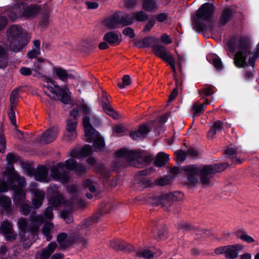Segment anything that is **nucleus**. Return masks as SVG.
<instances>
[{
	"instance_id": "1",
	"label": "nucleus",
	"mask_w": 259,
	"mask_h": 259,
	"mask_svg": "<svg viewBox=\"0 0 259 259\" xmlns=\"http://www.w3.org/2000/svg\"><path fill=\"white\" fill-rule=\"evenodd\" d=\"M215 7L212 3L207 2L202 4L197 10L192 18L193 29L202 32L214 28L212 19Z\"/></svg>"
},
{
	"instance_id": "2",
	"label": "nucleus",
	"mask_w": 259,
	"mask_h": 259,
	"mask_svg": "<svg viewBox=\"0 0 259 259\" xmlns=\"http://www.w3.org/2000/svg\"><path fill=\"white\" fill-rule=\"evenodd\" d=\"M115 155L118 157L125 158L136 168L150 164L154 159V155L147 150L134 151L121 148L116 151Z\"/></svg>"
},
{
	"instance_id": "3",
	"label": "nucleus",
	"mask_w": 259,
	"mask_h": 259,
	"mask_svg": "<svg viewBox=\"0 0 259 259\" xmlns=\"http://www.w3.org/2000/svg\"><path fill=\"white\" fill-rule=\"evenodd\" d=\"M77 163V161L72 158L66 160L64 163L59 162L56 166L52 167L50 175L53 179L62 184L68 183L70 180L69 173L64 170V167L68 170L74 171Z\"/></svg>"
},
{
	"instance_id": "4",
	"label": "nucleus",
	"mask_w": 259,
	"mask_h": 259,
	"mask_svg": "<svg viewBox=\"0 0 259 259\" xmlns=\"http://www.w3.org/2000/svg\"><path fill=\"white\" fill-rule=\"evenodd\" d=\"M8 37L10 47L16 52L21 51L28 44L27 35L23 32L21 26L12 25L9 30Z\"/></svg>"
},
{
	"instance_id": "5",
	"label": "nucleus",
	"mask_w": 259,
	"mask_h": 259,
	"mask_svg": "<svg viewBox=\"0 0 259 259\" xmlns=\"http://www.w3.org/2000/svg\"><path fill=\"white\" fill-rule=\"evenodd\" d=\"M228 166V163H218L200 166L199 177L201 183L208 184L215 173L223 171Z\"/></svg>"
},
{
	"instance_id": "6",
	"label": "nucleus",
	"mask_w": 259,
	"mask_h": 259,
	"mask_svg": "<svg viewBox=\"0 0 259 259\" xmlns=\"http://www.w3.org/2000/svg\"><path fill=\"white\" fill-rule=\"evenodd\" d=\"M26 184L25 180V182L22 184H17L16 182L10 184V189L12 191L13 202L17 207L25 201L26 193L23 188L25 187Z\"/></svg>"
},
{
	"instance_id": "7",
	"label": "nucleus",
	"mask_w": 259,
	"mask_h": 259,
	"mask_svg": "<svg viewBox=\"0 0 259 259\" xmlns=\"http://www.w3.org/2000/svg\"><path fill=\"white\" fill-rule=\"evenodd\" d=\"M121 12L115 13L107 22V25L111 27H114L117 24H121L124 26L131 25L134 23L132 12L125 13L121 15Z\"/></svg>"
},
{
	"instance_id": "8",
	"label": "nucleus",
	"mask_w": 259,
	"mask_h": 259,
	"mask_svg": "<svg viewBox=\"0 0 259 259\" xmlns=\"http://www.w3.org/2000/svg\"><path fill=\"white\" fill-rule=\"evenodd\" d=\"M236 14V6L232 5L224 8L221 11L219 18L220 27L225 26L229 22L235 18Z\"/></svg>"
},
{
	"instance_id": "9",
	"label": "nucleus",
	"mask_w": 259,
	"mask_h": 259,
	"mask_svg": "<svg viewBox=\"0 0 259 259\" xmlns=\"http://www.w3.org/2000/svg\"><path fill=\"white\" fill-rule=\"evenodd\" d=\"M177 192L162 194L155 197L152 203L157 206L161 205L168 209L172 205V202L177 199Z\"/></svg>"
},
{
	"instance_id": "10",
	"label": "nucleus",
	"mask_w": 259,
	"mask_h": 259,
	"mask_svg": "<svg viewBox=\"0 0 259 259\" xmlns=\"http://www.w3.org/2000/svg\"><path fill=\"white\" fill-rule=\"evenodd\" d=\"M3 174L7 176L9 184L16 182L17 184H22L25 182V178L19 175L15 170L13 164H7L6 170Z\"/></svg>"
},
{
	"instance_id": "11",
	"label": "nucleus",
	"mask_w": 259,
	"mask_h": 259,
	"mask_svg": "<svg viewBox=\"0 0 259 259\" xmlns=\"http://www.w3.org/2000/svg\"><path fill=\"white\" fill-rule=\"evenodd\" d=\"M151 131V127L147 123H144L139 126L138 130L130 133L131 138L134 140H138L147 137V134Z\"/></svg>"
},
{
	"instance_id": "12",
	"label": "nucleus",
	"mask_w": 259,
	"mask_h": 259,
	"mask_svg": "<svg viewBox=\"0 0 259 259\" xmlns=\"http://www.w3.org/2000/svg\"><path fill=\"white\" fill-rule=\"evenodd\" d=\"M41 11L40 6L36 4H31L26 6L22 12V16L27 19L36 17Z\"/></svg>"
},
{
	"instance_id": "13",
	"label": "nucleus",
	"mask_w": 259,
	"mask_h": 259,
	"mask_svg": "<svg viewBox=\"0 0 259 259\" xmlns=\"http://www.w3.org/2000/svg\"><path fill=\"white\" fill-rule=\"evenodd\" d=\"M110 245V247L115 250L128 252L135 250V247L133 245L120 239H116L111 241Z\"/></svg>"
},
{
	"instance_id": "14",
	"label": "nucleus",
	"mask_w": 259,
	"mask_h": 259,
	"mask_svg": "<svg viewBox=\"0 0 259 259\" xmlns=\"http://www.w3.org/2000/svg\"><path fill=\"white\" fill-rule=\"evenodd\" d=\"M58 128L51 127L43 133L40 139V142L48 144L53 142L57 138Z\"/></svg>"
},
{
	"instance_id": "15",
	"label": "nucleus",
	"mask_w": 259,
	"mask_h": 259,
	"mask_svg": "<svg viewBox=\"0 0 259 259\" xmlns=\"http://www.w3.org/2000/svg\"><path fill=\"white\" fill-rule=\"evenodd\" d=\"M86 141L89 143H92L93 138L92 137L96 133V130L90 123V118L89 116H84L82 121Z\"/></svg>"
},
{
	"instance_id": "16",
	"label": "nucleus",
	"mask_w": 259,
	"mask_h": 259,
	"mask_svg": "<svg viewBox=\"0 0 259 259\" xmlns=\"http://www.w3.org/2000/svg\"><path fill=\"white\" fill-rule=\"evenodd\" d=\"M225 257L235 259L238 256L239 252L244 248V246L240 244H235L226 246Z\"/></svg>"
},
{
	"instance_id": "17",
	"label": "nucleus",
	"mask_w": 259,
	"mask_h": 259,
	"mask_svg": "<svg viewBox=\"0 0 259 259\" xmlns=\"http://www.w3.org/2000/svg\"><path fill=\"white\" fill-rule=\"evenodd\" d=\"M56 89L57 90L55 95L60 97V101L64 104H69L71 101L69 90L67 88H61L59 85H56Z\"/></svg>"
},
{
	"instance_id": "18",
	"label": "nucleus",
	"mask_w": 259,
	"mask_h": 259,
	"mask_svg": "<svg viewBox=\"0 0 259 259\" xmlns=\"http://www.w3.org/2000/svg\"><path fill=\"white\" fill-rule=\"evenodd\" d=\"M158 42V39L154 36H146L135 42V46L138 48H147L155 45Z\"/></svg>"
},
{
	"instance_id": "19",
	"label": "nucleus",
	"mask_w": 259,
	"mask_h": 259,
	"mask_svg": "<svg viewBox=\"0 0 259 259\" xmlns=\"http://www.w3.org/2000/svg\"><path fill=\"white\" fill-rule=\"evenodd\" d=\"M33 196L32 199V207L34 209L39 208L45 199V192L40 190H33Z\"/></svg>"
},
{
	"instance_id": "20",
	"label": "nucleus",
	"mask_w": 259,
	"mask_h": 259,
	"mask_svg": "<svg viewBox=\"0 0 259 259\" xmlns=\"http://www.w3.org/2000/svg\"><path fill=\"white\" fill-rule=\"evenodd\" d=\"M153 237L157 240L164 239L166 237V229L163 224H157L151 230Z\"/></svg>"
},
{
	"instance_id": "21",
	"label": "nucleus",
	"mask_w": 259,
	"mask_h": 259,
	"mask_svg": "<svg viewBox=\"0 0 259 259\" xmlns=\"http://www.w3.org/2000/svg\"><path fill=\"white\" fill-rule=\"evenodd\" d=\"M53 72L59 79L65 83L68 82V78H75L73 74L68 73L66 70L62 67H54Z\"/></svg>"
},
{
	"instance_id": "22",
	"label": "nucleus",
	"mask_w": 259,
	"mask_h": 259,
	"mask_svg": "<svg viewBox=\"0 0 259 259\" xmlns=\"http://www.w3.org/2000/svg\"><path fill=\"white\" fill-rule=\"evenodd\" d=\"M0 206L7 214H12V201L9 196L0 194Z\"/></svg>"
},
{
	"instance_id": "23",
	"label": "nucleus",
	"mask_w": 259,
	"mask_h": 259,
	"mask_svg": "<svg viewBox=\"0 0 259 259\" xmlns=\"http://www.w3.org/2000/svg\"><path fill=\"white\" fill-rule=\"evenodd\" d=\"M103 40L108 42L111 46H117L121 41L119 38L118 35L113 31H109L106 33L103 36Z\"/></svg>"
},
{
	"instance_id": "24",
	"label": "nucleus",
	"mask_w": 259,
	"mask_h": 259,
	"mask_svg": "<svg viewBox=\"0 0 259 259\" xmlns=\"http://www.w3.org/2000/svg\"><path fill=\"white\" fill-rule=\"evenodd\" d=\"M48 175V169L45 165H38L35 174V179L37 181H45Z\"/></svg>"
},
{
	"instance_id": "25",
	"label": "nucleus",
	"mask_w": 259,
	"mask_h": 259,
	"mask_svg": "<svg viewBox=\"0 0 259 259\" xmlns=\"http://www.w3.org/2000/svg\"><path fill=\"white\" fill-rule=\"evenodd\" d=\"M102 214L101 213H96L92 216L85 219L82 222L81 228L88 230L89 227L95 223L99 221Z\"/></svg>"
},
{
	"instance_id": "26",
	"label": "nucleus",
	"mask_w": 259,
	"mask_h": 259,
	"mask_svg": "<svg viewBox=\"0 0 259 259\" xmlns=\"http://www.w3.org/2000/svg\"><path fill=\"white\" fill-rule=\"evenodd\" d=\"M169 155L165 154L164 152H159L154 160V164L156 167H162L166 165L169 161Z\"/></svg>"
},
{
	"instance_id": "27",
	"label": "nucleus",
	"mask_w": 259,
	"mask_h": 259,
	"mask_svg": "<svg viewBox=\"0 0 259 259\" xmlns=\"http://www.w3.org/2000/svg\"><path fill=\"white\" fill-rule=\"evenodd\" d=\"M177 229L180 232L186 233L193 231H197V229L190 223L182 221L179 223L177 225Z\"/></svg>"
},
{
	"instance_id": "28",
	"label": "nucleus",
	"mask_w": 259,
	"mask_h": 259,
	"mask_svg": "<svg viewBox=\"0 0 259 259\" xmlns=\"http://www.w3.org/2000/svg\"><path fill=\"white\" fill-rule=\"evenodd\" d=\"M207 61L213 64V66L218 70L223 69V63L220 58L216 54L208 55L206 57Z\"/></svg>"
},
{
	"instance_id": "29",
	"label": "nucleus",
	"mask_w": 259,
	"mask_h": 259,
	"mask_svg": "<svg viewBox=\"0 0 259 259\" xmlns=\"http://www.w3.org/2000/svg\"><path fill=\"white\" fill-rule=\"evenodd\" d=\"M235 236L237 238H239L241 240L247 242V243H251L254 242V239L250 236L247 234L245 230L242 229H238L234 233Z\"/></svg>"
},
{
	"instance_id": "30",
	"label": "nucleus",
	"mask_w": 259,
	"mask_h": 259,
	"mask_svg": "<svg viewBox=\"0 0 259 259\" xmlns=\"http://www.w3.org/2000/svg\"><path fill=\"white\" fill-rule=\"evenodd\" d=\"M223 122L220 120L214 121L208 132V136L213 138L217 133L222 131L223 128Z\"/></svg>"
},
{
	"instance_id": "31",
	"label": "nucleus",
	"mask_w": 259,
	"mask_h": 259,
	"mask_svg": "<svg viewBox=\"0 0 259 259\" xmlns=\"http://www.w3.org/2000/svg\"><path fill=\"white\" fill-rule=\"evenodd\" d=\"M93 138V145L94 148L97 150H101L105 146L104 140L98 132L97 134L92 136Z\"/></svg>"
},
{
	"instance_id": "32",
	"label": "nucleus",
	"mask_w": 259,
	"mask_h": 259,
	"mask_svg": "<svg viewBox=\"0 0 259 259\" xmlns=\"http://www.w3.org/2000/svg\"><path fill=\"white\" fill-rule=\"evenodd\" d=\"M143 9L147 12H154L158 9L155 0H144Z\"/></svg>"
},
{
	"instance_id": "33",
	"label": "nucleus",
	"mask_w": 259,
	"mask_h": 259,
	"mask_svg": "<svg viewBox=\"0 0 259 259\" xmlns=\"http://www.w3.org/2000/svg\"><path fill=\"white\" fill-rule=\"evenodd\" d=\"M200 166L197 165H189L183 167L186 176H199Z\"/></svg>"
},
{
	"instance_id": "34",
	"label": "nucleus",
	"mask_w": 259,
	"mask_h": 259,
	"mask_svg": "<svg viewBox=\"0 0 259 259\" xmlns=\"http://www.w3.org/2000/svg\"><path fill=\"white\" fill-rule=\"evenodd\" d=\"M132 14L134 22H143L149 19V15L143 11L132 12Z\"/></svg>"
},
{
	"instance_id": "35",
	"label": "nucleus",
	"mask_w": 259,
	"mask_h": 259,
	"mask_svg": "<svg viewBox=\"0 0 259 259\" xmlns=\"http://www.w3.org/2000/svg\"><path fill=\"white\" fill-rule=\"evenodd\" d=\"M152 51L155 56L161 59L167 53L165 47L156 44L153 45Z\"/></svg>"
},
{
	"instance_id": "36",
	"label": "nucleus",
	"mask_w": 259,
	"mask_h": 259,
	"mask_svg": "<svg viewBox=\"0 0 259 259\" xmlns=\"http://www.w3.org/2000/svg\"><path fill=\"white\" fill-rule=\"evenodd\" d=\"M247 64H248V65L244 68L245 69L244 70V77L245 80H249L253 78L255 72V65L252 66V64H249L248 61Z\"/></svg>"
},
{
	"instance_id": "37",
	"label": "nucleus",
	"mask_w": 259,
	"mask_h": 259,
	"mask_svg": "<svg viewBox=\"0 0 259 259\" xmlns=\"http://www.w3.org/2000/svg\"><path fill=\"white\" fill-rule=\"evenodd\" d=\"M238 42L236 37H232L230 38L226 42L227 47V50L231 53H234L236 48H238Z\"/></svg>"
},
{
	"instance_id": "38",
	"label": "nucleus",
	"mask_w": 259,
	"mask_h": 259,
	"mask_svg": "<svg viewBox=\"0 0 259 259\" xmlns=\"http://www.w3.org/2000/svg\"><path fill=\"white\" fill-rule=\"evenodd\" d=\"M41 16L39 21V25L42 28L46 27L49 25V10L46 9L45 11L40 12Z\"/></svg>"
},
{
	"instance_id": "39",
	"label": "nucleus",
	"mask_w": 259,
	"mask_h": 259,
	"mask_svg": "<svg viewBox=\"0 0 259 259\" xmlns=\"http://www.w3.org/2000/svg\"><path fill=\"white\" fill-rule=\"evenodd\" d=\"M8 61V55L5 49L0 45V68L6 67Z\"/></svg>"
},
{
	"instance_id": "40",
	"label": "nucleus",
	"mask_w": 259,
	"mask_h": 259,
	"mask_svg": "<svg viewBox=\"0 0 259 259\" xmlns=\"http://www.w3.org/2000/svg\"><path fill=\"white\" fill-rule=\"evenodd\" d=\"M214 87L212 85H206V87L198 90V94L202 98H204V96H210L212 95L214 91H213Z\"/></svg>"
},
{
	"instance_id": "41",
	"label": "nucleus",
	"mask_w": 259,
	"mask_h": 259,
	"mask_svg": "<svg viewBox=\"0 0 259 259\" xmlns=\"http://www.w3.org/2000/svg\"><path fill=\"white\" fill-rule=\"evenodd\" d=\"M61 217L67 224H70L73 221L72 209L69 208H64L61 212Z\"/></svg>"
},
{
	"instance_id": "42",
	"label": "nucleus",
	"mask_w": 259,
	"mask_h": 259,
	"mask_svg": "<svg viewBox=\"0 0 259 259\" xmlns=\"http://www.w3.org/2000/svg\"><path fill=\"white\" fill-rule=\"evenodd\" d=\"M205 110L204 104H199L197 103H194L192 108V111L194 116H199Z\"/></svg>"
},
{
	"instance_id": "43",
	"label": "nucleus",
	"mask_w": 259,
	"mask_h": 259,
	"mask_svg": "<svg viewBox=\"0 0 259 259\" xmlns=\"http://www.w3.org/2000/svg\"><path fill=\"white\" fill-rule=\"evenodd\" d=\"M0 230L3 234L10 233L14 231L12 224L7 221H4L1 223Z\"/></svg>"
},
{
	"instance_id": "44",
	"label": "nucleus",
	"mask_w": 259,
	"mask_h": 259,
	"mask_svg": "<svg viewBox=\"0 0 259 259\" xmlns=\"http://www.w3.org/2000/svg\"><path fill=\"white\" fill-rule=\"evenodd\" d=\"M63 200V197L60 194L52 196L49 200L50 203L55 207L60 206Z\"/></svg>"
},
{
	"instance_id": "45",
	"label": "nucleus",
	"mask_w": 259,
	"mask_h": 259,
	"mask_svg": "<svg viewBox=\"0 0 259 259\" xmlns=\"http://www.w3.org/2000/svg\"><path fill=\"white\" fill-rule=\"evenodd\" d=\"M18 225L20 229L19 237L22 239L23 234H25L26 233L28 224L24 219H22L18 222Z\"/></svg>"
},
{
	"instance_id": "46",
	"label": "nucleus",
	"mask_w": 259,
	"mask_h": 259,
	"mask_svg": "<svg viewBox=\"0 0 259 259\" xmlns=\"http://www.w3.org/2000/svg\"><path fill=\"white\" fill-rule=\"evenodd\" d=\"M136 256L145 259H151L153 258L154 254L152 251L149 249H145L143 251H137L136 253Z\"/></svg>"
},
{
	"instance_id": "47",
	"label": "nucleus",
	"mask_w": 259,
	"mask_h": 259,
	"mask_svg": "<svg viewBox=\"0 0 259 259\" xmlns=\"http://www.w3.org/2000/svg\"><path fill=\"white\" fill-rule=\"evenodd\" d=\"M10 189V185L8 180H5L4 177L0 178V193L7 192Z\"/></svg>"
},
{
	"instance_id": "48",
	"label": "nucleus",
	"mask_w": 259,
	"mask_h": 259,
	"mask_svg": "<svg viewBox=\"0 0 259 259\" xmlns=\"http://www.w3.org/2000/svg\"><path fill=\"white\" fill-rule=\"evenodd\" d=\"M81 157H85L93 153L92 147L91 145L86 144L80 150Z\"/></svg>"
},
{
	"instance_id": "49",
	"label": "nucleus",
	"mask_w": 259,
	"mask_h": 259,
	"mask_svg": "<svg viewBox=\"0 0 259 259\" xmlns=\"http://www.w3.org/2000/svg\"><path fill=\"white\" fill-rule=\"evenodd\" d=\"M14 106L11 105L10 109L8 112L9 118L11 121L12 124L14 126H17V121L16 118V114L14 109Z\"/></svg>"
},
{
	"instance_id": "50",
	"label": "nucleus",
	"mask_w": 259,
	"mask_h": 259,
	"mask_svg": "<svg viewBox=\"0 0 259 259\" xmlns=\"http://www.w3.org/2000/svg\"><path fill=\"white\" fill-rule=\"evenodd\" d=\"M76 137V132L66 131L63 135V140L67 142H71L74 141Z\"/></svg>"
},
{
	"instance_id": "51",
	"label": "nucleus",
	"mask_w": 259,
	"mask_h": 259,
	"mask_svg": "<svg viewBox=\"0 0 259 259\" xmlns=\"http://www.w3.org/2000/svg\"><path fill=\"white\" fill-rule=\"evenodd\" d=\"M122 80V82H119L117 83L118 87L120 89H124L125 86L128 85L131 83V78L128 75H124Z\"/></svg>"
},
{
	"instance_id": "52",
	"label": "nucleus",
	"mask_w": 259,
	"mask_h": 259,
	"mask_svg": "<svg viewBox=\"0 0 259 259\" xmlns=\"http://www.w3.org/2000/svg\"><path fill=\"white\" fill-rule=\"evenodd\" d=\"M19 206H20V211L24 215H28L31 211V207L27 203L24 202L20 204Z\"/></svg>"
},
{
	"instance_id": "53",
	"label": "nucleus",
	"mask_w": 259,
	"mask_h": 259,
	"mask_svg": "<svg viewBox=\"0 0 259 259\" xmlns=\"http://www.w3.org/2000/svg\"><path fill=\"white\" fill-rule=\"evenodd\" d=\"M83 185L84 188L88 189L91 192L94 193L96 192V187L91 180L89 179L85 180L83 182Z\"/></svg>"
},
{
	"instance_id": "54",
	"label": "nucleus",
	"mask_w": 259,
	"mask_h": 259,
	"mask_svg": "<svg viewBox=\"0 0 259 259\" xmlns=\"http://www.w3.org/2000/svg\"><path fill=\"white\" fill-rule=\"evenodd\" d=\"M6 148V141L5 134L1 132L0 133V153H4L5 152Z\"/></svg>"
},
{
	"instance_id": "55",
	"label": "nucleus",
	"mask_w": 259,
	"mask_h": 259,
	"mask_svg": "<svg viewBox=\"0 0 259 259\" xmlns=\"http://www.w3.org/2000/svg\"><path fill=\"white\" fill-rule=\"evenodd\" d=\"M168 18V14L167 13H160L155 15V20L158 22H164L166 21Z\"/></svg>"
},
{
	"instance_id": "56",
	"label": "nucleus",
	"mask_w": 259,
	"mask_h": 259,
	"mask_svg": "<svg viewBox=\"0 0 259 259\" xmlns=\"http://www.w3.org/2000/svg\"><path fill=\"white\" fill-rule=\"evenodd\" d=\"M155 24V20L153 18H151L149 20H148L147 23L145 25L143 29V32H148L150 31L151 29L153 27Z\"/></svg>"
},
{
	"instance_id": "57",
	"label": "nucleus",
	"mask_w": 259,
	"mask_h": 259,
	"mask_svg": "<svg viewBox=\"0 0 259 259\" xmlns=\"http://www.w3.org/2000/svg\"><path fill=\"white\" fill-rule=\"evenodd\" d=\"M74 171H75L77 175L82 176L87 172V168L82 164L77 163L76 168Z\"/></svg>"
},
{
	"instance_id": "58",
	"label": "nucleus",
	"mask_w": 259,
	"mask_h": 259,
	"mask_svg": "<svg viewBox=\"0 0 259 259\" xmlns=\"http://www.w3.org/2000/svg\"><path fill=\"white\" fill-rule=\"evenodd\" d=\"M18 157L16 156L13 153H8L7 155L6 160L7 164H13L17 162L18 161Z\"/></svg>"
},
{
	"instance_id": "59",
	"label": "nucleus",
	"mask_w": 259,
	"mask_h": 259,
	"mask_svg": "<svg viewBox=\"0 0 259 259\" xmlns=\"http://www.w3.org/2000/svg\"><path fill=\"white\" fill-rule=\"evenodd\" d=\"M46 60L41 58H37V61L34 63V70L36 72L40 71L42 69V64Z\"/></svg>"
},
{
	"instance_id": "60",
	"label": "nucleus",
	"mask_w": 259,
	"mask_h": 259,
	"mask_svg": "<svg viewBox=\"0 0 259 259\" xmlns=\"http://www.w3.org/2000/svg\"><path fill=\"white\" fill-rule=\"evenodd\" d=\"M18 95V92L17 89H15L10 94V101L11 102V105L15 106L16 104V101L17 98V96Z\"/></svg>"
},
{
	"instance_id": "61",
	"label": "nucleus",
	"mask_w": 259,
	"mask_h": 259,
	"mask_svg": "<svg viewBox=\"0 0 259 259\" xmlns=\"http://www.w3.org/2000/svg\"><path fill=\"white\" fill-rule=\"evenodd\" d=\"M76 126L77 122L76 121L68 120L66 124V131L76 132Z\"/></svg>"
},
{
	"instance_id": "62",
	"label": "nucleus",
	"mask_w": 259,
	"mask_h": 259,
	"mask_svg": "<svg viewBox=\"0 0 259 259\" xmlns=\"http://www.w3.org/2000/svg\"><path fill=\"white\" fill-rule=\"evenodd\" d=\"M73 237L74 243H82L83 245L86 244V239L83 236H82L79 234H74Z\"/></svg>"
},
{
	"instance_id": "63",
	"label": "nucleus",
	"mask_w": 259,
	"mask_h": 259,
	"mask_svg": "<svg viewBox=\"0 0 259 259\" xmlns=\"http://www.w3.org/2000/svg\"><path fill=\"white\" fill-rule=\"evenodd\" d=\"M67 237V234L66 233H61L58 234L57 237V241L58 243L61 246H63V243H64Z\"/></svg>"
},
{
	"instance_id": "64",
	"label": "nucleus",
	"mask_w": 259,
	"mask_h": 259,
	"mask_svg": "<svg viewBox=\"0 0 259 259\" xmlns=\"http://www.w3.org/2000/svg\"><path fill=\"white\" fill-rule=\"evenodd\" d=\"M237 153V150L232 147H228L224 151V154L226 155L228 157H232V158H233V156H235Z\"/></svg>"
}]
</instances>
